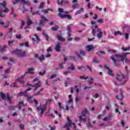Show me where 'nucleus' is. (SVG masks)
<instances>
[{"label":"nucleus","mask_w":130,"mask_h":130,"mask_svg":"<svg viewBox=\"0 0 130 130\" xmlns=\"http://www.w3.org/2000/svg\"><path fill=\"white\" fill-rule=\"evenodd\" d=\"M127 54H129V53H126L125 54V55L116 54L114 56H111L110 58L114 62L115 66L118 68L120 66V63H119L120 61H122L123 64H124L123 60H125V62L126 63L129 62V61L126 57V55Z\"/></svg>","instance_id":"obj_1"},{"label":"nucleus","mask_w":130,"mask_h":130,"mask_svg":"<svg viewBox=\"0 0 130 130\" xmlns=\"http://www.w3.org/2000/svg\"><path fill=\"white\" fill-rule=\"evenodd\" d=\"M12 53L13 54H16L19 57H25L26 56H28V55L27 53H26V52L23 51L21 50L16 49L15 51H13Z\"/></svg>","instance_id":"obj_2"},{"label":"nucleus","mask_w":130,"mask_h":130,"mask_svg":"<svg viewBox=\"0 0 130 130\" xmlns=\"http://www.w3.org/2000/svg\"><path fill=\"white\" fill-rule=\"evenodd\" d=\"M51 101V100H47L46 104L44 105L43 108H42L41 106H39L37 108V110L38 111H40L41 110V116L42 117V114L44 113V112L46 110V107L47 106V104H48V102H49V104H50L51 103L50 102Z\"/></svg>","instance_id":"obj_3"},{"label":"nucleus","mask_w":130,"mask_h":130,"mask_svg":"<svg viewBox=\"0 0 130 130\" xmlns=\"http://www.w3.org/2000/svg\"><path fill=\"white\" fill-rule=\"evenodd\" d=\"M122 79H124L123 82L121 84V85H124L125 84V82L127 81V78L124 75L122 74H117V76L116 77V79L117 81H118L119 82H121L122 80Z\"/></svg>","instance_id":"obj_4"},{"label":"nucleus","mask_w":130,"mask_h":130,"mask_svg":"<svg viewBox=\"0 0 130 130\" xmlns=\"http://www.w3.org/2000/svg\"><path fill=\"white\" fill-rule=\"evenodd\" d=\"M32 87L34 88V91H37L38 88H40V87H41V82H40V81H38V82L32 85H31L29 83H27L26 85H23V87Z\"/></svg>","instance_id":"obj_5"},{"label":"nucleus","mask_w":130,"mask_h":130,"mask_svg":"<svg viewBox=\"0 0 130 130\" xmlns=\"http://www.w3.org/2000/svg\"><path fill=\"white\" fill-rule=\"evenodd\" d=\"M64 14H66L59 13L58 14V16L60 17V18H61V19H64L67 18L69 21H73V18L72 17V16H71L70 15H68V14H69V12H64Z\"/></svg>","instance_id":"obj_6"},{"label":"nucleus","mask_w":130,"mask_h":130,"mask_svg":"<svg viewBox=\"0 0 130 130\" xmlns=\"http://www.w3.org/2000/svg\"><path fill=\"white\" fill-rule=\"evenodd\" d=\"M87 114H89V112L88 111V110L85 108L84 110L82 111V112H81V115L79 117L80 121H86L87 119H83V117L86 116Z\"/></svg>","instance_id":"obj_7"},{"label":"nucleus","mask_w":130,"mask_h":130,"mask_svg":"<svg viewBox=\"0 0 130 130\" xmlns=\"http://www.w3.org/2000/svg\"><path fill=\"white\" fill-rule=\"evenodd\" d=\"M46 22H48V19L44 15H42L39 24V26H44V24Z\"/></svg>","instance_id":"obj_8"},{"label":"nucleus","mask_w":130,"mask_h":130,"mask_svg":"<svg viewBox=\"0 0 130 130\" xmlns=\"http://www.w3.org/2000/svg\"><path fill=\"white\" fill-rule=\"evenodd\" d=\"M94 28L97 29L96 32H98L97 34V37L99 38V39H101L103 37V32L101 31V29L99 28H98V25H95L94 26Z\"/></svg>","instance_id":"obj_9"},{"label":"nucleus","mask_w":130,"mask_h":130,"mask_svg":"<svg viewBox=\"0 0 130 130\" xmlns=\"http://www.w3.org/2000/svg\"><path fill=\"white\" fill-rule=\"evenodd\" d=\"M3 12H4V13H9V10L8 8H6L5 10H3V8L1 7V10H0V17L1 18H5V15H3Z\"/></svg>","instance_id":"obj_10"},{"label":"nucleus","mask_w":130,"mask_h":130,"mask_svg":"<svg viewBox=\"0 0 130 130\" xmlns=\"http://www.w3.org/2000/svg\"><path fill=\"white\" fill-rule=\"evenodd\" d=\"M58 5L59 6H66V5H69L70 4V2L68 1H63L62 0L61 2H58L57 3Z\"/></svg>","instance_id":"obj_11"},{"label":"nucleus","mask_w":130,"mask_h":130,"mask_svg":"<svg viewBox=\"0 0 130 130\" xmlns=\"http://www.w3.org/2000/svg\"><path fill=\"white\" fill-rule=\"evenodd\" d=\"M56 38L59 40V41H61L62 42H64V41H66V39L62 37L61 35H57Z\"/></svg>","instance_id":"obj_12"},{"label":"nucleus","mask_w":130,"mask_h":130,"mask_svg":"<svg viewBox=\"0 0 130 130\" xmlns=\"http://www.w3.org/2000/svg\"><path fill=\"white\" fill-rule=\"evenodd\" d=\"M120 95H121V98H118V95L116 96V99H118V100H121V101L123 99V90L122 89H120Z\"/></svg>","instance_id":"obj_13"},{"label":"nucleus","mask_w":130,"mask_h":130,"mask_svg":"<svg viewBox=\"0 0 130 130\" xmlns=\"http://www.w3.org/2000/svg\"><path fill=\"white\" fill-rule=\"evenodd\" d=\"M67 31L68 32V37H71V36H72V27L70 26H67Z\"/></svg>","instance_id":"obj_14"},{"label":"nucleus","mask_w":130,"mask_h":130,"mask_svg":"<svg viewBox=\"0 0 130 130\" xmlns=\"http://www.w3.org/2000/svg\"><path fill=\"white\" fill-rule=\"evenodd\" d=\"M27 103L25 104H24V101H22L21 102H19V109L21 110L22 109V106H27Z\"/></svg>","instance_id":"obj_15"},{"label":"nucleus","mask_w":130,"mask_h":130,"mask_svg":"<svg viewBox=\"0 0 130 130\" xmlns=\"http://www.w3.org/2000/svg\"><path fill=\"white\" fill-rule=\"evenodd\" d=\"M60 44L58 43L55 47V50L57 51V52H59V51H60Z\"/></svg>","instance_id":"obj_16"},{"label":"nucleus","mask_w":130,"mask_h":130,"mask_svg":"<svg viewBox=\"0 0 130 130\" xmlns=\"http://www.w3.org/2000/svg\"><path fill=\"white\" fill-rule=\"evenodd\" d=\"M42 34L44 36H45L46 41H49V36L45 32V30H43L42 31Z\"/></svg>","instance_id":"obj_17"},{"label":"nucleus","mask_w":130,"mask_h":130,"mask_svg":"<svg viewBox=\"0 0 130 130\" xmlns=\"http://www.w3.org/2000/svg\"><path fill=\"white\" fill-rule=\"evenodd\" d=\"M31 71H34V69L32 68H28V72H25V75L27 74H30L31 75H34L35 73L33 72H31Z\"/></svg>","instance_id":"obj_18"},{"label":"nucleus","mask_w":130,"mask_h":130,"mask_svg":"<svg viewBox=\"0 0 130 130\" xmlns=\"http://www.w3.org/2000/svg\"><path fill=\"white\" fill-rule=\"evenodd\" d=\"M82 13H84V8H81L80 10L76 12L75 13V16H77V15H80V14H82Z\"/></svg>","instance_id":"obj_19"},{"label":"nucleus","mask_w":130,"mask_h":130,"mask_svg":"<svg viewBox=\"0 0 130 130\" xmlns=\"http://www.w3.org/2000/svg\"><path fill=\"white\" fill-rule=\"evenodd\" d=\"M77 69L78 70L82 71V72H86V67H85L84 66H81L80 67H78Z\"/></svg>","instance_id":"obj_20"},{"label":"nucleus","mask_w":130,"mask_h":130,"mask_svg":"<svg viewBox=\"0 0 130 130\" xmlns=\"http://www.w3.org/2000/svg\"><path fill=\"white\" fill-rule=\"evenodd\" d=\"M86 48L87 49V51L90 52L91 51V50H92V49L94 48V47L93 46V45H91L89 46H87Z\"/></svg>","instance_id":"obj_21"},{"label":"nucleus","mask_w":130,"mask_h":130,"mask_svg":"<svg viewBox=\"0 0 130 130\" xmlns=\"http://www.w3.org/2000/svg\"><path fill=\"white\" fill-rule=\"evenodd\" d=\"M10 87H13V88H20L19 86H18L17 85V83L16 82H14L13 83H12L11 85H10Z\"/></svg>","instance_id":"obj_22"},{"label":"nucleus","mask_w":130,"mask_h":130,"mask_svg":"<svg viewBox=\"0 0 130 130\" xmlns=\"http://www.w3.org/2000/svg\"><path fill=\"white\" fill-rule=\"evenodd\" d=\"M16 81H17V82H18L19 83H20V84H22V85H24V84H25V81L24 80H21V78H17L16 79Z\"/></svg>","instance_id":"obj_23"},{"label":"nucleus","mask_w":130,"mask_h":130,"mask_svg":"<svg viewBox=\"0 0 130 130\" xmlns=\"http://www.w3.org/2000/svg\"><path fill=\"white\" fill-rule=\"evenodd\" d=\"M75 54H76L78 56V57H79L80 59H81V60H83L84 59V58H83V57H82V56H81V54L78 53V52H75Z\"/></svg>","instance_id":"obj_24"},{"label":"nucleus","mask_w":130,"mask_h":130,"mask_svg":"<svg viewBox=\"0 0 130 130\" xmlns=\"http://www.w3.org/2000/svg\"><path fill=\"white\" fill-rule=\"evenodd\" d=\"M90 1L91 0H85V2H86V3H88V4H87V7L88 9H92V8H91V6H93V5L91 4V3H90Z\"/></svg>","instance_id":"obj_25"},{"label":"nucleus","mask_w":130,"mask_h":130,"mask_svg":"<svg viewBox=\"0 0 130 130\" xmlns=\"http://www.w3.org/2000/svg\"><path fill=\"white\" fill-rule=\"evenodd\" d=\"M108 74L109 75V76H111V77H113L114 76V75L113 74V72L110 69H109V70H108Z\"/></svg>","instance_id":"obj_26"},{"label":"nucleus","mask_w":130,"mask_h":130,"mask_svg":"<svg viewBox=\"0 0 130 130\" xmlns=\"http://www.w3.org/2000/svg\"><path fill=\"white\" fill-rule=\"evenodd\" d=\"M1 96L3 100H7V98H6V94H5L3 92H1Z\"/></svg>","instance_id":"obj_27"},{"label":"nucleus","mask_w":130,"mask_h":130,"mask_svg":"<svg viewBox=\"0 0 130 130\" xmlns=\"http://www.w3.org/2000/svg\"><path fill=\"white\" fill-rule=\"evenodd\" d=\"M8 42L9 46H13V44H14V42H15V40L8 41Z\"/></svg>","instance_id":"obj_28"},{"label":"nucleus","mask_w":130,"mask_h":130,"mask_svg":"<svg viewBox=\"0 0 130 130\" xmlns=\"http://www.w3.org/2000/svg\"><path fill=\"white\" fill-rule=\"evenodd\" d=\"M92 61L94 63H99V61L97 59V57H94L92 59Z\"/></svg>","instance_id":"obj_29"},{"label":"nucleus","mask_w":130,"mask_h":130,"mask_svg":"<svg viewBox=\"0 0 130 130\" xmlns=\"http://www.w3.org/2000/svg\"><path fill=\"white\" fill-rule=\"evenodd\" d=\"M118 34H119V35H120V36H121V35H122V33H121L120 32V31H119V30H118L117 31L114 32L115 36H117V35H118Z\"/></svg>","instance_id":"obj_30"},{"label":"nucleus","mask_w":130,"mask_h":130,"mask_svg":"<svg viewBox=\"0 0 130 130\" xmlns=\"http://www.w3.org/2000/svg\"><path fill=\"white\" fill-rule=\"evenodd\" d=\"M20 94L21 95H23L24 96H25V97H26V96H27V95H28L27 91H23V92L21 91L20 92Z\"/></svg>","instance_id":"obj_31"},{"label":"nucleus","mask_w":130,"mask_h":130,"mask_svg":"<svg viewBox=\"0 0 130 130\" xmlns=\"http://www.w3.org/2000/svg\"><path fill=\"white\" fill-rule=\"evenodd\" d=\"M32 24H33V21H31L30 19H28L27 22L28 26H30V25H32Z\"/></svg>","instance_id":"obj_32"},{"label":"nucleus","mask_w":130,"mask_h":130,"mask_svg":"<svg viewBox=\"0 0 130 130\" xmlns=\"http://www.w3.org/2000/svg\"><path fill=\"white\" fill-rule=\"evenodd\" d=\"M1 6L3 7V8L6 9L7 7V3L6 2V1H4L3 3H1Z\"/></svg>","instance_id":"obj_33"},{"label":"nucleus","mask_w":130,"mask_h":130,"mask_svg":"<svg viewBox=\"0 0 130 130\" xmlns=\"http://www.w3.org/2000/svg\"><path fill=\"white\" fill-rule=\"evenodd\" d=\"M58 28H59L58 26L55 25V26L52 27L51 30L52 31H56Z\"/></svg>","instance_id":"obj_34"},{"label":"nucleus","mask_w":130,"mask_h":130,"mask_svg":"<svg viewBox=\"0 0 130 130\" xmlns=\"http://www.w3.org/2000/svg\"><path fill=\"white\" fill-rule=\"evenodd\" d=\"M33 97L32 96H28L27 100L29 103H33V101H32V99Z\"/></svg>","instance_id":"obj_35"},{"label":"nucleus","mask_w":130,"mask_h":130,"mask_svg":"<svg viewBox=\"0 0 130 130\" xmlns=\"http://www.w3.org/2000/svg\"><path fill=\"white\" fill-rule=\"evenodd\" d=\"M89 77H85V76H79V79H80V80H87V79H88Z\"/></svg>","instance_id":"obj_36"},{"label":"nucleus","mask_w":130,"mask_h":130,"mask_svg":"<svg viewBox=\"0 0 130 130\" xmlns=\"http://www.w3.org/2000/svg\"><path fill=\"white\" fill-rule=\"evenodd\" d=\"M43 8H44V3L42 2L39 6L38 9H43Z\"/></svg>","instance_id":"obj_37"},{"label":"nucleus","mask_w":130,"mask_h":130,"mask_svg":"<svg viewBox=\"0 0 130 130\" xmlns=\"http://www.w3.org/2000/svg\"><path fill=\"white\" fill-rule=\"evenodd\" d=\"M79 4H76L72 6V9H77V8H79Z\"/></svg>","instance_id":"obj_38"},{"label":"nucleus","mask_w":130,"mask_h":130,"mask_svg":"<svg viewBox=\"0 0 130 130\" xmlns=\"http://www.w3.org/2000/svg\"><path fill=\"white\" fill-rule=\"evenodd\" d=\"M7 48V46H4L3 48H1V52H5L6 51V49Z\"/></svg>","instance_id":"obj_39"},{"label":"nucleus","mask_w":130,"mask_h":130,"mask_svg":"<svg viewBox=\"0 0 130 130\" xmlns=\"http://www.w3.org/2000/svg\"><path fill=\"white\" fill-rule=\"evenodd\" d=\"M94 80L93 79V78L92 77H90V79L88 80V84H89V85H91V84H93V81Z\"/></svg>","instance_id":"obj_40"},{"label":"nucleus","mask_w":130,"mask_h":130,"mask_svg":"<svg viewBox=\"0 0 130 130\" xmlns=\"http://www.w3.org/2000/svg\"><path fill=\"white\" fill-rule=\"evenodd\" d=\"M32 16H35V15H40V11H37L35 12H32Z\"/></svg>","instance_id":"obj_41"},{"label":"nucleus","mask_w":130,"mask_h":130,"mask_svg":"<svg viewBox=\"0 0 130 130\" xmlns=\"http://www.w3.org/2000/svg\"><path fill=\"white\" fill-rule=\"evenodd\" d=\"M39 59L41 61H42V60H44L45 59V57H44V55H41V56L39 57Z\"/></svg>","instance_id":"obj_42"},{"label":"nucleus","mask_w":130,"mask_h":130,"mask_svg":"<svg viewBox=\"0 0 130 130\" xmlns=\"http://www.w3.org/2000/svg\"><path fill=\"white\" fill-rule=\"evenodd\" d=\"M87 127H88V128H93V126L92 125V124H91V123H90V122H88V123L86 125Z\"/></svg>","instance_id":"obj_43"},{"label":"nucleus","mask_w":130,"mask_h":130,"mask_svg":"<svg viewBox=\"0 0 130 130\" xmlns=\"http://www.w3.org/2000/svg\"><path fill=\"white\" fill-rule=\"evenodd\" d=\"M92 32L91 34H92L93 36L96 37V30L93 27H92Z\"/></svg>","instance_id":"obj_44"},{"label":"nucleus","mask_w":130,"mask_h":130,"mask_svg":"<svg viewBox=\"0 0 130 130\" xmlns=\"http://www.w3.org/2000/svg\"><path fill=\"white\" fill-rule=\"evenodd\" d=\"M78 87V85H76L74 88V90L76 91L77 93H79V92H80V89H79Z\"/></svg>","instance_id":"obj_45"},{"label":"nucleus","mask_w":130,"mask_h":130,"mask_svg":"<svg viewBox=\"0 0 130 130\" xmlns=\"http://www.w3.org/2000/svg\"><path fill=\"white\" fill-rule=\"evenodd\" d=\"M70 58L72 61H76V57L74 56H70Z\"/></svg>","instance_id":"obj_46"},{"label":"nucleus","mask_w":130,"mask_h":130,"mask_svg":"<svg viewBox=\"0 0 130 130\" xmlns=\"http://www.w3.org/2000/svg\"><path fill=\"white\" fill-rule=\"evenodd\" d=\"M75 66H74L73 64L71 65V67L69 68V70H72V71H75Z\"/></svg>","instance_id":"obj_47"},{"label":"nucleus","mask_w":130,"mask_h":130,"mask_svg":"<svg viewBox=\"0 0 130 130\" xmlns=\"http://www.w3.org/2000/svg\"><path fill=\"white\" fill-rule=\"evenodd\" d=\"M45 74H46V71H44L43 72H40L39 73V75H40V76H43L44 75H45Z\"/></svg>","instance_id":"obj_48"},{"label":"nucleus","mask_w":130,"mask_h":130,"mask_svg":"<svg viewBox=\"0 0 130 130\" xmlns=\"http://www.w3.org/2000/svg\"><path fill=\"white\" fill-rule=\"evenodd\" d=\"M38 95H42V93H41V91L40 90L34 94L35 96H38Z\"/></svg>","instance_id":"obj_49"},{"label":"nucleus","mask_w":130,"mask_h":130,"mask_svg":"<svg viewBox=\"0 0 130 130\" xmlns=\"http://www.w3.org/2000/svg\"><path fill=\"white\" fill-rule=\"evenodd\" d=\"M34 36H35V37H36V39L37 40V42L38 43V42H39V41H40V40L39 39V37H38L37 34H35L34 35Z\"/></svg>","instance_id":"obj_50"},{"label":"nucleus","mask_w":130,"mask_h":130,"mask_svg":"<svg viewBox=\"0 0 130 130\" xmlns=\"http://www.w3.org/2000/svg\"><path fill=\"white\" fill-rule=\"evenodd\" d=\"M11 70H12V68H9L7 70H6L5 72V74L7 75L8 74H9V73H10V72H11Z\"/></svg>","instance_id":"obj_51"},{"label":"nucleus","mask_w":130,"mask_h":130,"mask_svg":"<svg viewBox=\"0 0 130 130\" xmlns=\"http://www.w3.org/2000/svg\"><path fill=\"white\" fill-rule=\"evenodd\" d=\"M80 54H81V55L85 56L86 54V53L85 52V51L83 50H81L80 51Z\"/></svg>","instance_id":"obj_52"},{"label":"nucleus","mask_w":130,"mask_h":130,"mask_svg":"<svg viewBox=\"0 0 130 130\" xmlns=\"http://www.w3.org/2000/svg\"><path fill=\"white\" fill-rule=\"evenodd\" d=\"M70 83H71V81L70 80L65 81V83H64L65 87H68V84H70Z\"/></svg>","instance_id":"obj_53"},{"label":"nucleus","mask_w":130,"mask_h":130,"mask_svg":"<svg viewBox=\"0 0 130 130\" xmlns=\"http://www.w3.org/2000/svg\"><path fill=\"white\" fill-rule=\"evenodd\" d=\"M108 51L109 52H110V53H115V52H116V51L111 49H109Z\"/></svg>","instance_id":"obj_54"},{"label":"nucleus","mask_w":130,"mask_h":130,"mask_svg":"<svg viewBox=\"0 0 130 130\" xmlns=\"http://www.w3.org/2000/svg\"><path fill=\"white\" fill-rule=\"evenodd\" d=\"M16 38H17V39H22V36H21V35H16Z\"/></svg>","instance_id":"obj_55"},{"label":"nucleus","mask_w":130,"mask_h":130,"mask_svg":"<svg viewBox=\"0 0 130 130\" xmlns=\"http://www.w3.org/2000/svg\"><path fill=\"white\" fill-rule=\"evenodd\" d=\"M49 11V10L48 9H46V10H42V12H43V13H44V14H47V13H48V11Z\"/></svg>","instance_id":"obj_56"},{"label":"nucleus","mask_w":130,"mask_h":130,"mask_svg":"<svg viewBox=\"0 0 130 130\" xmlns=\"http://www.w3.org/2000/svg\"><path fill=\"white\" fill-rule=\"evenodd\" d=\"M57 76V75L56 74H53L51 76L50 79H53V78H56Z\"/></svg>","instance_id":"obj_57"},{"label":"nucleus","mask_w":130,"mask_h":130,"mask_svg":"<svg viewBox=\"0 0 130 130\" xmlns=\"http://www.w3.org/2000/svg\"><path fill=\"white\" fill-rule=\"evenodd\" d=\"M129 48L130 47L128 48H122V50H123V51H126V50H129Z\"/></svg>","instance_id":"obj_58"},{"label":"nucleus","mask_w":130,"mask_h":130,"mask_svg":"<svg viewBox=\"0 0 130 130\" xmlns=\"http://www.w3.org/2000/svg\"><path fill=\"white\" fill-rule=\"evenodd\" d=\"M108 118V120H111V118H112V114L109 115L108 117H107Z\"/></svg>","instance_id":"obj_59"},{"label":"nucleus","mask_w":130,"mask_h":130,"mask_svg":"<svg viewBox=\"0 0 130 130\" xmlns=\"http://www.w3.org/2000/svg\"><path fill=\"white\" fill-rule=\"evenodd\" d=\"M98 23H104V20H103V19H100L98 20Z\"/></svg>","instance_id":"obj_60"},{"label":"nucleus","mask_w":130,"mask_h":130,"mask_svg":"<svg viewBox=\"0 0 130 130\" xmlns=\"http://www.w3.org/2000/svg\"><path fill=\"white\" fill-rule=\"evenodd\" d=\"M7 96L8 101H9L10 100H11V96H10V94L9 93H7Z\"/></svg>","instance_id":"obj_61"},{"label":"nucleus","mask_w":130,"mask_h":130,"mask_svg":"<svg viewBox=\"0 0 130 130\" xmlns=\"http://www.w3.org/2000/svg\"><path fill=\"white\" fill-rule=\"evenodd\" d=\"M51 51H52V49H51V47H49L47 50V52H51Z\"/></svg>","instance_id":"obj_62"},{"label":"nucleus","mask_w":130,"mask_h":130,"mask_svg":"<svg viewBox=\"0 0 130 130\" xmlns=\"http://www.w3.org/2000/svg\"><path fill=\"white\" fill-rule=\"evenodd\" d=\"M20 128H21V129H24V125L22 124H20Z\"/></svg>","instance_id":"obj_63"},{"label":"nucleus","mask_w":130,"mask_h":130,"mask_svg":"<svg viewBox=\"0 0 130 130\" xmlns=\"http://www.w3.org/2000/svg\"><path fill=\"white\" fill-rule=\"evenodd\" d=\"M24 45L26 46V47H29V42H25Z\"/></svg>","instance_id":"obj_64"}]
</instances>
